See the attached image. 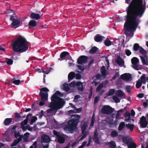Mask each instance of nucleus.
I'll return each mask as SVG.
<instances>
[{
	"mask_svg": "<svg viewBox=\"0 0 148 148\" xmlns=\"http://www.w3.org/2000/svg\"><path fill=\"white\" fill-rule=\"evenodd\" d=\"M111 42L109 39H107L104 42V44L107 46H110L111 45Z\"/></svg>",
	"mask_w": 148,
	"mask_h": 148,
	"instance_id": "obj_39",
	"label": "nucleus"
},
{
	"mask_svg": "<svg viewBox=\"0 0 148 148\" xmlns=\"http://www.w3.org/2000/svg\"><path fill=\"white\" fill-rule=\"evenodd\" d=\"M39 96L41 97V101L39 103V105L42 106L44 105L46 101L48 100V96L47 92L49 91V89L46 87H44L40 88Z\"/></svg>",
	"mask_w": 148,
	"mask_h": 148,
	"instance_id": "obj_5",
	"label": "nucleus"
},
{
	"mask_svg": "<svg viewBox=\"0 0 148 148\" xmlns=\"http://www.w3.org/2000/svg\"><path fill=\"white\" fill-rule=\"evenodd\" d=\"M6 63L8 65H12L13 63V61L11 59H9L8 58H6Z\"/></svg>",
	"mask_w": 148,
	"mask_h": 148,
	"instance_id": "obj_45",
	"label": "nucleus"
},
{
	"mask_svg": "<svg viewBox=\"0 0 148 148\" xmlns=\"http://www.w3.org/2000/svg\"><path fill=\"white\" fill-rule=\"evenodd\" d=\"M140 79L141 81L145 80V74H143V75L140 77Z\"/></svg>",
	"mask_w": 148,
	"mask_h": 148,
	"instance_id": "obj_63",
	"label": "nucleus"
},
{
	"mask_svg": "<svg viewBox=\"0 0 148 148\" xmlns=\"http://www.w3.org/2000/svg\"><path fill=\"white\" fill-rule=\"evenodd\" d=\"M115 95L119 97H121L124 95V93L121 90H118L116 91Z\"/></svg>",
	"mask_w": 148,
	"mask_h": 148,
	"instance_id": "obj_29",
	"label": "nucleus"
},
{
	"mask_svg": "<svg viewBox=\"0 0 148 148\" xmlns=\"http://www.w3.org/2000/svg\"><path fill=\"white\" fill-rule=\"evenodd\" d=\"M112 98L116 103H118L120 102V100L118 97L115 96H113Z\"/></svg>",
	"mask_w": 148,
	"mask_h": 148,
	"instance_id": "obj_44",
	"label": "nucleus"
},
{
	"mask_svg": "<svg viewBox=\"0 0 148 148\" xmlns=\"http://www.w3.org/2000/svg\"><path fill=\"white\" fill-rule=\"evenodd\" d=\"M40 16L39 14L34 12L31 13L30 15V17L32 19H35L36 20L40 19Z\"/></svg>",
	"mask_w": 148,
	"mask_h": 148,
	"instance_id": "obj_16",
	"label": "nucleus"
},
{
	"mask_svg": "<svg viewBox=\"0 0 148 148\" xmlns=\"http://www.w3.org/2000/svg\"><path fill=\"white\" fill-rule=\"evenodd\" d=\"M31 115L32 114H28L27 116L26 119L21 122V125H27V121L29 119V115Z\"/></svg>",
	"mask_w": 148,
	"mask_h": 148,
	"instance_id": "obj_26",
	"label": "nucleus"
},
{
	"mask_svg": "<svg viewBox=\"0 0 148 148\" xmlns=\"http://www.w3.org/2000/svg\"><path fill=\"white\" fill-rule=\"evenodd\" d=\"M126 124L124 122H121L119 125L118 128V130L119 131H121L123 130L124 127H125Z\"/></svg>",
	"mask_w": 148,
	"mask_h": 148,
	"instance_id": "obj_27",
	"label": "nucleus"
},
{
	"mask_svg": "<svg viewBox=\"0 0 148 148\" xmlns=\"http://www.w3.org/2000/svg\"><path fill=\"white\" fill-rule=\"evenodd\" d=\"M12 121V119L11 118H7L5 119L4 121V124L5 125H10Z\"/></svg>",
	"mask_w": 148,
	"mask_h": 148,
	"instance_id": "obj_20",
	"label": "nucleus"
},
{
	"mask_svg": "<svg viewBox=\"0 0 148 148\" xmlns=\"http://www.w3.org/2000/svg\"><path fill=\"white\" fill-rule=\"evenodd\" d=\"M109 145L111 148H114L116 146L115 142L113 141H111L109 142Z\"/></svg>",
	"mask_w": 148,
	"mask_h": 148,
	"instance_id": "obj_38",
	"label": "nucleus"
},
{
	"mask_svg": "<svg viewBox=\"0 0 148 148\" xmlns=\"http://www.w3.org/2000/svg\"><path fill=\"white\" fill-rule=\"evenodd\" d=\"M100 72L101 75L104 78H105L109 74L107 71L106 70L105 66H103L101 67L100 69Z\"/></svg>",
	"mask_w": 148,
	"mask_h": 148,
	"instance_id": "obj_14",
	"label": "nucleus"
},
{
	"mask_svg": "<svg viewBox=\"0 0 148 148\" xmlns=\"http://www.w3.org/2000/svg\"><path fill=\"white\" fill-rule=\"evenodd\" d=\"M125 53L126 55L127 56H130L132 53L131 52L130 50L128 49H125Z\"/></svg>",
	"mask_w": 148,
	"mask_h": 148,
	"instance_id": "obj_51",
	"label": "nucleus"
},
{
	"mask_svg": "<svg viewBox=\"0 0 148 148\" xmlns=\"http://www.w3.org/2000/svg\"><path fill=\"white\" fill-rule=\"evenodd\" d=\"M102 38H104V37L103 36H100L99 34L96 35L94 37L95 41L98 42L101 41Z\"/></svg>",
	"mask_w": 148,
	"mask_h": 148,
	"instance_id": "obj_19",
	"label": "nucleus"
},
{
	"mask_svg": "<svg viewBox=\"0 0 148 148\" xmlns=\"http://www.w3.org/2000/svg\"><path fill=\"white\" fill-rule=\"evenodd\" d=\"M29 133L28 132H26L24 134V136H23V139L25 142L29 141Z\"/></svg>",
	"mask_w": 148,
	"mask_h": 148,
	"instance_id": "obj_23",
	"label": "nucleus"
},
{
	"mask_svg": "<svg viewBox=\"0 0 148 148\" xmlns=\"http://www.w3.org/2000/svg\"><path fill=\"white\" fill-rule=\"evenodd\" d=\"M36 25V23L34 20H31L30 21L28 24V26L29 29L32 27H34Z\"/></svg>",
	"mask_w": 148,
	"mask_h": 148,
	"instance_id": "obj_17",
	"label": "nucleus"
},
{
	"mask_svg": "<svg viewBox=\"0 0 148 148\" xmlns=\"http://www.w3.org/2000/svg\"><path fill=\"white\" fill-rule=\"evenodd\" d=\"M92 139L95 143L98 144H100V141L98 137V132L97 129L95 130Z\"/></svg>",
	"mask_w": 148,
	"mask_h": 148,
	"instance_id": "obj_11",
	"label": "nucleus"
},
{
	"mask_svg": "<svg viewBox=\"0 0 148 148\" xmlns=\"http://www.w3.org/2000/svg\"><path fill=\"white\" fill-rule=\"evenodd\" d=\"M139 123L140 124V127L142 128L146 127L148 124L146 118L144 116H142L140 118Z\"/></svg>",
	"mask_w": 148,
	"mask_h": 148,
	"instance_id": "obj_8",
	"label": "nucleus"
},
{
	"mask_svg": "<svg viewBox=\"0 0 148 148\" xmlns=\"http://www.w3.org/2000/svg\"><path fill=\"white\" fill-rule=\"evenodd\" d=\"M119 76V72H116L115 73V74L112 77V79H115L117 77H118Z\"/></svg>",
	"mask_w": 148,
	"mask_h": 148,
	"instance_id": "obj_58",
	"label": "nucleus"
},
{
	"mask_svg": "<svg viewBox=\"0 0 148 148\" xmlns=\"http://www.w3.org/2000/svg\"><path fill=\"white\" fill-rule=\"evenodd\" d=\"M123 141L124 143L126 144L127 145L131 142L129 141V139L127 137L123 138Z\"/></svg>",
	"mask_w": 148,
	"mask_h": 148,
	"instance_id": "obj_42",
	"label": "nucleus"
},
{
	"mask_svg": "<svg viewBox=\"0 0 148 148\" xmlns=\"http://www.w3.org/2000/svg\"><path fill=\"white\" fill-rule=\"evenodd\" d=\"M106 122L108 123L109 124V127L110 128L113 127L116 125L115 123L111 122L109 119L108 118L106 120Z\"/></svg>",
	"mask_w": 148,
	"mask_h": 148,
	"instance_id": "obj_31",
	"label": "nucleus"
},
{
	"mask_svg": "<svg viewBox=\"0 0 148 148\" xmlns=\"http://www.w3.org/2000/svg\"><path fill=\"white\" fill-rule=\"evenodd\" d=\"M88 123L84 122L83 124L81 125V129L82 131H85L88 127Z\"/></svg>",
	"mask_w": 148,
	"mask_h": 148,
	"instance_id": "obj_32",
	"label": "nucleus"
},
{
	"mask_svg": "<svg viewBox=\"0 0 148 148\" xmlns=\"http://www.w3.org/2000/svg\"><path fill=\"white\" fill-rule=\"evenodd\" d=\"M88 59L87 56H81L77 60V63L78 64H82L86 63Z\"/></svg>",
	"mask_w": 148,
	"mask_h": 148,
	"instance_id": "obj_9",
	"label": "nucleus"
},
{
	"mask_svg": "<svg viewBox=\"0 0 148 148\" xmlns=\"http://www.w3.org/2000/svg\"><path fill=\"white\" fill-rule=\"evenodd\" d=\"M72 58L69 52L67 51H63L61 53L60 55V58L58 60L62 61L64 60H72Z\"/></svg>",
	"mask_w": 148,
	"mask_h": 148,
	"instance_id": "obj_7",
	"label": "nucleus"
},
{
	"mask_svg": "<svg viewBox=\"0 0 148 148\" xmlns=\"http://www.w3.org/2000/svg\"><path fill=\"white\" fill-rule=\"evenodd\" d=\"M20 21L18 19H16L12 21V24L10 25L11 27L16 28L20 26Z\"/></svg>",
	"mask_w": 148,
	"mask_h": 148,
	"instance_id": "obj_13",
	"label": "nucleus"
},
{
	"mask_svg": "<svg viewBox=\"0 0 148 148\" xmlns=\"http://www.w3.org/2000/svg\"><path fill=\"white\" fill-rule=\"evenodd\" d=\"M18 143V140H14L11 145V147H14L16 146Z\"/></svg>",
	"mask_w": 148,
	"mask_h": 148,
	"instance_id": "obj_49",
	"label": "nucleus"
},
{
	"mask_svg": "<svg viewBox=\"0 0 148 148\" xmlns=\"http://www.w3.org/2000/svg\"><path fill=\"white\" fill-rule=\"evenodd\" d=\"M76 82L75 81H73L71 82L69 84V86L71 87H75L76 85Z\"/></svg>",
	"mask_w": 148,
	"mask_h": 148,
	"instance_id": "obj_60",
	"label": "nucleus"
},
{
	"mask_svg": "<svg viewBox=\"0 0 148 148\" xmlns=\"http://www.w3.org/2000/svg\"><path fill=\"white\" fill-rule=\"evenodd\" d=\"M127 4H129L126 9V15L125 16V22L124 26V34L126 36V41L130 39L128 37L132 38L134 32L136 30L140 21L138 18L142 17L144 13L146 6L143 4V0H125Z\"/></svg>",
	"mask_w": 148,
	"mask_h": 148,
	"instance_id": "obj_1",
	"label": "nucleus"
},
{
	"mask_svg": "<svg viewBox=\"0 0 148 148\" xmlns=\"http://www.w3.org/2000/svg\"><path fill=\"white\" fill-rule=\"evenodd\" d=\"M71 116L75 117V118L72 119L68 122L67 125L64 126V129L70 133H73L76 132L78 129L77 126L79 122L80 116V115L73 114Z\"/></svg>",
	"mask_w": 148,
	"mask_h": 148,
	"instance_id": "obj_4",
	"label": "nucleus"
},
{
	"mask_svg": "<svg viewBox=\"0 0 148 148\" xmlns=\"http://www.w3.org/2000/svg\"><path fill=\"white\" fill-rule=\"evenodd\" d=\"M13 50L16 52L22 53L26 51L28 49V42L23 37L21 36L16 38L11 43Z\"/></svg>",
	"mask_w": 148,
	"mask_h": 148,
	"instance_id": "obj_3",
	"label": "nucleus"
},
{
	"mask_svg": "<svg viewBox=\"0 0 148 148\" xmlns=\"http://www.w3.org/2000/svg\"><path fill=\"white\" fill-rule=\"evenodd\" d=\"M116 62L120 66H122L124 63V61L121 58L120 56H118Z\"/></svg>",
	"mask_w": 148,
	"mask_h": 148,
	"instance_id": "obj_18",
	"label": "nucleus"
},
{
	"mask_svg": "<svg viewBox=\"0 0 148 148\" xmlns=\"http://www.w3.org/2000/svg\"><path fill=\"white\" fill-rule=\"evenodd\" d=\"M87 142L86 141H85L83 142L82 143V144L79 147L77 148H84L85 146L86 145Z\"/></svg>",
	"mask_w": 148,
	"mask_h": 148,
	"instance_id": "obj_55",
	"label": "nucleus"
},
{
	"mask_svg": "<svg viewBox=\"0 0 148 148\" xmlns=\"http://www.w3.org/2000/svg\"><path fill=\"white\" fill-rule=\"evenodd\" d=\"M58 141L60 143H63L65 140V138L61 135L57 138Z\"/></svg>",
	"mask_w": 148,
	"mask_h": 148,
	"instance_id": "obj_28",
	"label": "nucleus"
},
{
	"mask_svg": "<svg viewBox=\"0 0 148 148\" xmlns=\"http://www.w3.org/2000/svg\"><path fill=\"white\" fill-rule=\"evenodd\" d=\"M118 133L116 130H114L112 131L110 134V135L112 138H114L117 136Z\"/></svg>",
	"mask_w": 148,
	"mask_h": 148,
	"instance_id": "obj_34",
	"label": "nucleus"
},
{
	"mask_svg": "<svg viewBox=\"0 0 148 148\" xmlns=\"http://www.w3.org/2000/svg\"><path fill=\"white\" fill-rule=\"evenodd\" d=\"M63 86L64 90L66 92H68L70 88L67 84H63Z\"/></svg>",
	"mask_w": 148,
	"mask_h": 148,
	"instance_id": "obj_41",
	"label": "nucleus"
},
{
	"mask_svg": "<svg viewBox=\"0 0 148 148\" xmlns=\"http://www.w3.org/2000/svg\"><path fill=\"white\" fill-rule=\"evenodd\" d=\"M142 85V82L140 80H138L136 83V86L137 88H139Z\"/></svg>",
	"mask_w": 148,
	"mask_h": 148,
	"instance_id": "obj_40",
	"label": "nucleus"
},
{
	"mask_svg": "<svg viewBox=\"0 0 148 148\" xmlns=\"http://www.w3.org/2000/svg\"><path fill=\"white\" fill-rule=\"evenodd\" d=\"M78 69L82 71H83L84 70V68L83 66H81L79 65H77Z\"/></svg>",
	"mask_w": 148,
	"mask_h": 148,
	"instance_id": "obj_59",
	"label": "nucleus"
},
{
	"mask_svg": "<svg viewBox=\"0 0 148 148\" xmlns=\"http://www.w3.org/2000/svg\"><path fill=\"white\" fill-rule=\"evenodd\" d=\"M53 134L54 135L56 136L57 137V138L60 136V134L59 133L55 130L53 131Z\"/></svg>",
	"mask_w": 148,
	"mask_h": 148,
	"instance_id": "obj_57",
	"label": "nucleus"
},
{
	"mask_svg": "<svg viewBox=\"0 0 148 148\" xmlns=\"http://www.w3.org/2000/svg\"><path fill=\"white\" fill-rule=\"evenodd\" d=\"M94 59H92L88 63V67H90L92 65V64L94 63Z\"/></svg>",
	"mask_w": 148,
	"mask_h": 148,
	"instance_id": "obj_64",
	"label": "nucleus"
},
{
	"mask_svg": "<svg viewBox=\"0 0 148 148\" xmlns=\"http://www.w3.org/2000/svg\"><path fill=\"white\" fill-rule=\"evenodd\" d=\"M82 136L85 138L87 137L88 133L87 131H82Z\"/></svg>",
	"mask_w": 148,
	"mask_h": 148,
	"instance_id": "obj_56",
	"label": "nucleus"
},
{
	"mask_svg": "<svg viewBox=\"0 0 148 148\" xmlns=\"http://www.w3.org/2000/svg\"><path fill=\"white\" fill-rule=\"evenodd\" d=\"M15 118L16 120H18L21 117L20 114L18 113L15 114Z\"/></svg>",
	"mask_w": 148,
	"mask_h": 148,
	"instance_id": "obj_54",
	"label": "nucleus"
},
{
	"mask_svg": "<svg viewBox=\"0 0 148 148\" xmlns=\"http://www.w3.org/2000/svg\"><path fill=\"white\" fill-rule=\"evenodd\" d=\"M49 68H47L45 70H42V72L45 74H48L50 71Z\"/></svg>",
	"mask_w": 148,
	"mask_h": 148,
	"instance_id": "obj_47",
	"label": "nucleus"
},
{
	"mask_svg": "<svg viewBox=\"0 0 148 148\" xmlns=\"http://www.w3.org/2000/svg\"><path fill=\"white\" fill-rule=\"evenodd\" d=\"M58 96H63L61 92L57 91L51 97V101L49 106L50 108L47 110V113H52L54 111L56 112L58 109L62 108L65 103L64 99Z\"/></svg>",
	"mask_w": 148,
	"mask_h": 148,
	"instance_id": "obj_2",
	"label": "nucleus"
},
{
	"mask_svg": "<svg viewBox=\"0 0 148 148\" xmlns=\"http://www.w3.org/2000/svg\"><path fill=\"white\" fill-rule=\"evenodd\" d=\"M100 99V97L98 95L95 98L94 103L96 104L97 103L98 101Z\"/></svg>",
	"mask_w": 148,
	"mask_h": 148,
	"instance_id": "obj_52",
	"label": "nucleus"
},
{
	"mask_svg": "<svg viewBox=\"0 0 148 148\" xmlns=\"http://www.w3.org/2000/svg\"><path fill=\"white\" fill-rule=\"evenodd\" d=\"M139 52L142 54H145L147 53V52L142 47H140Z\"/></svg>",
	"mask_w": 148,
	"mask_h": 148,
	"instance_id": "obj_43",
	"label": "nucleus"
},
{
	"mask_svg": "<svg viewBox=\"0 0 148 148\" xmlns=\"http://www.w3.org/2000/svg\"><path fill=\"white\" fill-rule=\"evenodd\" d=\"M128 148H136L137 146L134 143L130 142L127 145Z\"/></svg>",
	"mask_w": 148,
	"mask_h": 148,
	"instance_id": "obj_30",
	"label": "nucleus"
},
{
	"mask_svg": "<svg viewBox=\"0 0 148 148\" xmlns=\"http://www.w3.org/2000/svg\"><path fill=\"white\" fill-rule=\"evenodd\" d=\"M104 86L103 83V82L101 84H99L97 87L96 91L97 92H99L103 87Z\"/></svg>",
	"mask_w": 148,
	"mask_h": 148,
	"instance_id": "obj_35",
	"label": "nucleus"
},
{
	"mask_svg": "<svg viewBox=\"0 0 148 148\" xmlns=\"http://www.w3.org/2000/svg\"><path fill=\"white\" fill-rule=\"evenodd\" d=\"M126 127L128 129H129L131 131H132L134 130V125L133 124L130 123L126 124Z\"/></svg>",
	"mask_w": 148,
	"mask_h": 148,
	"instance_id": "obj_25",
	"label": "nucleus"
},
{
	"mask_svg": "<svg viewBox=\"0 0 148 148\" xmlns=\"http://www.w3.org/2000/svg\"><path fill=\"white\" fill-rule=\"evenodd\" d=\"M130 74L128 73H125L121 75L120 76L121 78L125 81H129L131 78Z\"/></svg>",
	"mask_w": 148,
	"mask_h": 148,
	"instance_id": "obj_12",
	"label": "nucleus"
},
{
	"mask_svg": "<svg viewBox=\"0 0 148 148\" xmlns=\"http://www.w3.org/2000/svg\"><path fill=\"white\" fill-rule=\"evenodd\" d=\"M140 47L138 43H135L133 46V50L135 51H137Z\"/></svg>",
	"mask_w": 148,
	"mask_h": 148,
	"instance_id": "obj_36",
	"label": "nucleus"
},
{
	"mask_svg": "<svg viewBox=\"0 0 148 148\" xmlns=\"http://www.w3.org/2000/svg\"><path fill=\"white\" fill-rule=\"evenodd\" d=\"M37 142L35 141L34 143L29 148H37Z\"/></svg>",
	"mask_w": 148,
	"mask_h": 148,
	"instance_id": "obj_48",
	"label": "nucleus"
},
{
	"mask_svg": "<svg viewBox=\"0 0 148 148\" xmlns=\"http://www.w3.org/2000/svg\"><path fill=\"white\" fill-rule=\"evenodd\" d=\"M124 116L125 117H127V118L125 119L126 121H129L130 120V114L129 112H125L124 114Z\"/></svg>",
	"mask_w": 148,
	"mask_h": 148,
	"instance_id": "obj_33",
	"label": "nucleus"
},
{
	"mask_svg": "<svg viewBox=\"0 0 148 148\" xmlns=\"http://www.w3.org/2000/svg\"><path fill=\"white\" fill-rule=\"evenodd\" d=\"M75 76V73L73 72H70L68 75V79L69 82L73 79Z\"/></svg>",
	"mask_w": 148,
	"mask_h": 148,
	"instance_id": "obj_22",
	"label": "nucleus"
},
{
	"mask_svg": "<svg viewBox=\"0 0 148 148\" xmlns=\"http://www.w3.org/2000/svg\"><path fill=\"white\" fill-rule=\"evenodd\" d=\"M139 62L138 59L136 57H134L132 58L131 59V62L132 64L134 65L135 66L134 68L135 69H137V66L136 65V64Z\"/></svg>",
	"mask_w": 148,
	"mask_h": 148,
	"instance_id": "obj_15",
	"label": "nucleus"
},
{
	"mask_svg": "<svg viewBox=\"0 0 148 148\" xmlns=\"http://www.w3.org/2000/svg\"><path fill=\"white\" fill-rule=\"evenodd\" d=\"M99 49L95 46H94L89 50V52L90 54L95 53Z\"/></svg>",
	"mask_w": 148,
	"mask_h": 148,
	"instance_id": "obj_24",
	"label": "nucleus"
},
{
	"mask_svg": "<svg viewBox=\"0 0 148 148\" xmlns=\"http://www.w3.org/2000/svg\"><path fill=\"white\" fill-rule=\"evenodd\" d=\"M81 78V75L79 73H77L75 75V78L76 79H79Z\"/></svg>",
	"mask_w": 148,
	"mask_h": 148,
	"instance_id": "obj_61",
	"label": "nucleus"
},
{
	"mask_svg": "<svg viewBox=\"0 0 148 148\" xmlns=\"http://www.w3.org/2000/svg\"><path fill=\"white\" fill-rule=\"evenodd\" d=\"M21 82V81L19 79H17L14 80L11 83H13L16 85H18L20 84Z\"/></svg>",
	"mask_w": 148,
	"mask_h": 148,
	"instance_id": "obj_46",
	"label": "nucleus"
},
{
	"mask_svg": "<svg viewBox=\"0 0 148 148\" xmlns=\"http://www.w3.org/2000/svg\"><path fill=\"white\" fill-rule=\"evenodd\" d=\"M115 90L114 89H110L107 93L108 96H111L113 95L114 93Z\"/></svg>",
	"mask_w": 148,
	"mask_h": 148,
	"instance_id": "obj_37",
	"label": "nucleus"
},
{
	"mask_svg": "<svg viewBox=\"0 0 148 148\" xmlns=\"http://www.w3.org/2000/svg\"><path fill=\"white\" fill-rule=\"evenodd\" d=\"M126 89L127 92L130 93L131 92V86H127L125 87Z\"/></svg>",
	"mask_w": 148,
	"mask_h": 148,
	"instance_id": "obj_53",
	"label": "nucleus"
},
{
	"mask_svg": "<svg viewBox=\"0 0 148 148\" xmlns=\"http://www.w3.org/2000/svg\"><path fill=\"white\" fill-rule=\"evenodd\" d=\"M77 86L78 90L80 91H82L84 90L83 86L82 83L80 82H77Z\"/></svg>",
	"mask_w": 148,
	"mask_h": 148,
	"instance_id": "obj_21",
	"label": "nucleus"
},
{
	"mask_svg": "<svg viewBox=\"0 0 148 148\" xmlns=\"http://www.w3.org/2000/svg\"><path fill=\"white\" fill-rule=\"evenodd\" d=\"M51 138L48 135L44 134L41 137V141L42 143H49L51 141Z\"/></svg>",
	"mask_w": 148,
	"mask_h": 148,
	"instance_id": "obj_10",
	"label": "nucleus"
},
{
	"mask_svg": "<svg viewBox=\"0 0 148 148\" xmlns=\"http://www.w3.org/2000/svg\"><path fill=\"white\" fill-rule=\"evenodd\" d=\"M114 109L108 105H105L102 108L101 112L104 114H111L114 111Z\"/></svg>",
	"mask_w": 148,
	"mask_h": 148,
	"instance_id": "obj_6",
	"label": "nucleus"
},
{
	"mask_svg": "<svg viewBox=\"0 0 148 148\" xmlns=\"http://www.w3.org/2000/svg\"><path fill=\"white\" fill-rule=\"evenodd\" d=\"M16 16L15 14H14L13 16H10V20L11 21H13L14 20H15L16 19L15 18V17H16Z\"/></svg>",
	"mask_w": 148,
	"mask_h": 148,
	"instance_id": "obj_62",
	"label": "nucleus"
},
{
	"mask_svg": "<svg viewBox=\"0 0 148 148\" xmlns=\"http://www.w3.org/2000/svg\"><path fill=\"white\" fill-rule=\"evenodd\" d=\"M37 117L36 116H34L33 118L31 119L30 124L31 125L33 124V123H34L37 120Z\"/></svg>",
	"mask_w": 148,
	"mask_h": 148,
	"instance_id": "obj_50",
	"label": "nucleus"
}]
</instances>
